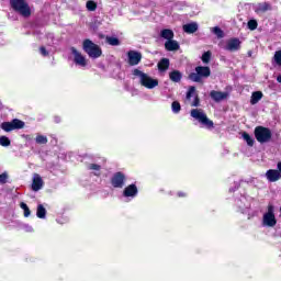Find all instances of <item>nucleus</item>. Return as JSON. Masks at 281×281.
<instances>
[{"instance_id": "nucleus-3", "label": "nucleus", "mask_w": 281, "mask_h": 281, "mask_svg": "<svg viewBox=\"0 0 281 281\" xmlns=\"http://www.w3.org/2000/svg\"><path fill=\"white\" fill-rule=\"evenodd\" d=\"M210 76H212L210 66H196L195 72L189 74L188 78L191 80V82L202 83L203 79L210 78Z\"/></svg>"}, {"instance_id": "nucleus-11", "label": "nucleus", "mask_w": 281, "mask_h": 281, "mask_svg": "<svg viewBox=\"0 0 281 281\" xmlns=\"http://www.w3.org/2000/svg\"><path fill=\"white\" fill-rule=\"evenodd\" d=\"M70 52L75 56L74 61L76 65H79L80 67H87V58H85V56H82V54L78 52L76 47H71Z\"/></svg>"}, {"instance_id": "nucleus-32", "label": "nucleus", "mask_w": 281, "mask_h": 281, "mask_svg": "<svg viewBox=\"0 0 281 281\" xmlns=\"http://www.w3.org/2000/svg\"><path fill=\"white\" fill-rule=\"evenodd\" d=\"M171 109L175 113H179L181 111V103H179V101H173L171 103Z\"/></svg>"}, {"instance_id": "nucleus-43", "label": "nucleus", "mask_w": 281, "mask_h": 281, "mask_svg": "<svg viewBox=\"0 0 281 281\" xmlns=\"http://www.w3.org/2000/svg\"><path fill=\"white\" fill-rule=\"evenodd\" d=\"M277 81L280 82V85H281V75H279V76L277 77Z\"/></svg>"}, {"instance_id": "nucleus-6", "label": "nucleus", "mask_w": 281, "mask_h": 281, "mask_svg": "<svg viewBox=\"0 0 281 281\" xmlns=\"http://www.w3.org/2000/svg\"><path fill=\"white\" fill-rule=\"evenodd\" d=\"M255 137L259 144H267L271 142V137H273V134L271 133V130L269 127L265 126H257L255 128Z\"/></svg>"}, {"instance_id": "nucleus-24", "label": "nucleus", "mask_w": 281, "mask_h": 281, "mask_svg": "<svg viewBox=\"0 0 281 281\" xmlns=\"http://www.w3.org/2000/svg\"><path fill=\"white\" fill-rule=\"evenodd\" d=\"M36 216L37 218H45V216H47V210L43 204L37 205Z\"/></svg>"}, {"instance_id": "nucleus-31", "label": "nucleus", "mask_w": 281, "mask_h": 281, "mask_svg": "<svg viewBox=\"0 0 281 281\" xmlns=\"http://www.w3.org/2000/svg\"><path fill=\"white\" fill-rule=\"evenodd\" d=\"M11 140L8 136H0V146L8 147L10 146Z\"/></svg>"}, {"instance_id": "nucleus-16", "label": "nucleus", "mask_w": 281, "mask_h": 281, "mask_svg": "<svg viewBox=\"0 0 281 281\" xmlns=\"http://www.w3.org/2000/svg\"><path fill=\"white\" fill-rule=\"evenodd\" d=\"M43 188V178L38 176V173H35L32 182V190L33 192H38Z\"/></svg>"}, {"instance_id": "nucleus-40", "label": "nucleus", "mask_w": 281, "mask_h": 281, "mask_svg": "<svg viewBox=\"0 0 281 281\" xmlns=\"http://www.w3.org/2000/svg\"><path fill=\"white\" fill-rule=\"evenodd\" d=\"M201 104V99L199 98V95H195L193 102H192V106H199Z\"/></svg>"}, {"instance_id": "nucleus-41", "label": "nucleus", "mask_w": 281, "mask_h": 281, "mask_svg": "<svg viewBox=\"0 0 281 281\" xmlns=\"http://www.w3.org/2000/svg\"><path fill=\"white\" fill-rule=\"evenodd\" d=\"M177 196H179V199H186V196H188V193L183 192V191H179L177 193Z\"/></svg>"}, {"instance_id": "nucleus-13", "label": "nucleus", "mask_w": 281, "mask_h": 281, "mask_svg": "<svg viewBox=\"0 0 281 281\" xmlns=\"http://www.w3.org/2000/svg\"><path fill=\"white\" fill-rule=\"evenodd\" d=\"M226 49L228 52H238V49H240V40L238 37H233L228 40L226 44Z\"/></svg>"}, {"instance_id": "nucleus-42", "label": "nucleus", "mask_w": 281, "mask_h": 281, "mask_svg": "<svg viewBox=\"0 0 281 281\" xmlns=\"http://www.w3.org/2000/svg\"><path fill=\"white\" fill-rule=\"evenodd\" d=\"M277 168H278V172H280L281 175V161L278 162Z\"/></svg>"}, {"instance_id": "nucleus-4", "label": "nucleus", "mask_w": 281, "mask_h": 281, "mask_svg": "<svg viewBox=\"0 0 281 281\" xmlns=\"http://www.w3.org/2000/svg\"><path fill=\"white\" fill-rule=\"evenodd\" d=\"M82 49L88 54L89 58H100L102 56V48L89 38L83 41Z\"/></svg>"}, {"instance_id": "nucleus-9", "label": "nucleus", "mask_w": 281, "mask_h": 281, "mask_svg": "<svg viewBox=\"0 0 281 281\" xmlns=\"http://www.w3.org/2000/svg\"><path fill=\"white\" fill-rule=\"evenodd\" d=\"M110 183L112 188L122 189L126 186V173L117 171L111 177Z\"/></svg>"}, {"instance_id": "nucleus-19", "label": "nucleus", "mask_w": 281, "mask_h": 281, "mask_svg": "<svg viewBox=\"0 0 281 281\" xmlns=\"http://www.w3.org/2000/svg\"><path fill=\"white\" fill-rule=\"evenodd\" d=\"M158 70L159 71H168V69H170V59L168 58H161L159 61H158Z\"/></svg>"}, {"instance_id": "nucleus-27", "label": "nucleus", "mask_w": 281, "mask_h": 281, "mask_svg": "<svg viewBox=\"0 0 281 281\" xmlns=\"http://www.w3.org/2000/svg\"><path fill=\"white\" fill-rule=\"evenodd\" d=\"M202 63H204V65H209L210 60H212V52L207 50L204 52L202 57H201Z\"/></svg>"}, {"instance_id": "nucleus-25", "label": "nucleus", "mask_w": 281, "mask_h": 281, "mask_svg": "<svg viewBox=\"0 0 281 281\" xmlns=\"http://www.w3.org/2000/svg\"><path fill=\"white\" fill-rule=\"evenodd\" d=\"M241 137L246 142V144H248V146H254L256 140L254 139V137H251V135H249V133L243 132Z\"/></svg>"}, {"instance_id": "nucleus-28", "label": "nucleus", "mask_w": 281, "mask_h": 281, "mask_svg": "<svg viewBox=\"0 0 281 281\" xmlns=\"http://www.w3.org/2000/svg\"><path fill=\"white\" fill-rule=\"evenodd\" d=\"M20 207L21 210H23L25 218H27L32 214V211H30V206H27L25 202H21Z\"/></svg>"}, {"instance_id": "nucleus-8", "label": "nucleus", "mask_w": 281, "mask_h": 281, "mask_svg": "<svg viewBox=\"0 0 281 281\" xmlns=\"http://www.w3.org/2000/svg\"><path fill=\"white\" fill-rule=\"evenodd\" d=\"M0 128L5 133H11V131H21V128H25V122L19 119H13L11 122L1 123Z\"/></svg>"}, {"instance_id": "nucleus-26", "label": "nucleus", "mask_w": 281, "mask_h": 281, "mask_svg": "<svg viewBox=\"0 0 281 281\" xmlns=\"http://www.w3.org/2000/svg\"><path fill=\"white\" fill-rule=\"evenodd\" d=\"M86 8L89 12H95V10H98V3L93 0H89L86 3Z\"/></svg>"}, {"instance_id": "nucleus-17", "label": "nucleus", "mask_w": 281, "mask_h": 281, "mask_svg": "<svg viewBox=\"0 0 281 281\" xmlns=\"http://www.w3.org/2000/svg\"><path fill=\"white\" fill-rule=\"evenodd\" d=\"M183 32H186V34H194L195 32L199 31V24H196V22H191L188 24H184L182 26Z\"/></svg>"}, {"instance_id": "nucleus-35", "label": "nucleus", "mask_w": 281, "mask_h": 281, "mask_svg": "<svg viewBox=\"0 0 281 281\" xmlns=\"http://www.w3.org/2000/svg\"><path fill=\"white\" fill-rule=\"evenodd\" d=\"M213 33L217 36V38H223V36H225L223 30H221L218 26L213 27Z\"/></svg>"}, {"instance_id": "nucleus-30", "label": "nucleus", "mask_w": 281, "mask_h": 281, "mask_svg": "<svg viewBox=\"0 0 281 281\" xmlns=\"http://www.w3.org/2000/svg\"><path fill=\"white\" fill-rule=\"evenodd\" d=\"M35 142L36 144H47L48 139L47 136L37 134V136L35 137Z\"/></svg>"}, {"instance_id": "nucleus-18", "label": "nucleus", "mask_w": 281, "mask_h": 281, "mask_svg": "<svg viewBox=\"0 0 281 281\" xmlns=\"http://www.w3.org/2000/svg\"><path fill=\"white\" fill-rule=\"evenodd\" d=\"M179 42L175 41V40H168L165 43V49H167V52H177L179 50Z\"/></svg>"}, {"instance_id": "nucleus-29", "label": "nucleus", "mask_w": 281, "mask_h": 281, "mask_svg": "<svg viewBox=\"0 0 281 281\" xmlns=\"http://www.w3.org/2000/svg\"><path fill=\"white\" fill-rule=\"evenodd\" d=\"M248 30L254 32V30H258V21L256 20H249L247 23Z\"/></svg>"}, {"instance_id": "nucleus-44", "label": "nucleus", "mask_w": 281, "mask_h": 281, "mask_svg": "<svg viewBox=\"0 0 281 281\" xmlns=\"http://www.w3.org/2000/svg\"><path fill=\"white\" fill-rule=\"evenodd\" d=\"M55 122L58 124V122H60V117L56 116Z\"/></svg>"}, {"instance_id": "nucleus-20", "label": "nucleus", "mask_w": 281, "mask_h": 281, "mask_svg": "<svg viewBox=\"0 0 281 281\" xmlns=\"http://www.w3.org/2000/svg\"><path fill=\"white\" fill-rule=\"evenodd\" d=\"M183 78V74H181L179 70H172L169 72V79L171 82H181Z\"/></svg>"}, {"instance_id": "nucleus-1", "label": "nucleus", "mask_w": 281, "mask_h": 281, "mask_svg": "<svg viewBox=\"0 0 281 281\" xmlns=\"http://www.w3.org/2000/svg\"><path fill=\"white\" fill-rule=\"evenodd\" d=\"M10 7L13 12L23 16V19H30V16H32V9L25 0H10Z\"/></svg>"}, {"instance_id": "nucleus-21", "label": "nucleus", "mask_w": 281, "mask_h": 281, "mask_svg": "<svg viewBox=\"0 0 281 281\" xmlns=\"http://www.w3.org/2000/svg\"><path fill=\"white\" fill-rule=\"evenodd\" d=\"M160 36L166 41H172V38H175V32L170 29H165L160 32Z\"/></svg>"}, {"instance_id": "nucleus-33", "label": "nucleus", "mask_w": 281, "mask_h": 281, "mask_svg": "<svg viewBox=\"0 0 281 281\" xmlns=\"http://www.w3.org/2000/svg\"><path fill=\"white\" fill-rule=\"evenodd\" d=\"M274 63L281 67V50H277L273 56Z\"/></svg>"}, {"instance_id": "nucleus-36", "label": "nucleus", "mask_w": 281, "mask_h": 281, "mask_svg": "<svg viewBox=\"0 0 281 281\" xmlns=\"http://www.w3.org/2000/svg\"><path fill=\"white\" fill-rule=\"evenodd\" d=\"M196 91V87L191 86L187 92V100H190V98H192V94L195 93Z\"/></svg>"}, {"instance_id": "nucleus-12", "label": "nucleus", "mask_w": 281, "mask_h": 281, "mask_svg": "<svg viewBox=\"0 0 281 281\" xmlns=\"http://www.w3.org/2000/svg\"><path fill=\"white\" fill-rule=\"evenodd\" d=\"M138 192H139V190L137 189V184L132 183L124 188L123 196H125L126 199H128V198L135 199V196H137Z\"/></svg>"}, {"instance_id": "nucleus-22", "label": "nucleus", "mask_w": 281, "mask_h": 281, "mask_svg": "<svg viewBox=\"0 0 281 281\" xmlns=\"http://www.w3.org/2000/svg\"><path fill=\"white\" fill-rule=\"evenodd\" d=\"M262 91H255L251 94L250 104H258L262 100Z\"/></svg>"}, {"instance_id": "nucleus-7", "label": "nucleus", "mask_w": 281, "mask_h": 281, "mask_svg": "<svg viewBox=\"0 0 281 281\" xmlns=\"http://www.w3.org/2000/svg\"><path fill=\"white\" fill-rule=\"evenodd\" d=\"M262 223L266 227H276L278 220L276 218V209L273 205H268V211L263 214Z\"/></svg>"}, {"instance_id": "nucleus-10", "label": "nucleus", "mask_w": 281, "mask_h": 281, "mask_svg": "<svg viewBox=\"0 0 281 281\" xmlns=\"http://www.w3.org/2000/svg\"><path fill=\"white\" fill-rule=\"evenodd\" d=\"M127 63L130 67H135L142 63V53L137 50L127 52Z\"/></svg>"}, {"instance_id": "nucleus-39", "label": "nucleus", "mask_w": 281, "mask_h": 281, "mask_svg": "<svg viewBox=\"0 0 281 281\" xmlns=\"http://www.w3.org/2000/svg\"><path fill=\"white\" fill-rule=\"evenodd\" d=\"M40 53L42 54V56H49V52H47V48H45V46L40 47Z\"/></svg>"}, {"instance_id": "nucleus-38", "label": "nucleus", "mask_w": 281, "mask_h": 281, "mask_svg": "<svg viewBox=\"0 0 281 281\" xmlns=\"http://www.w3.org/2000/svg\"><path fill=\"white\" fill-rule=\"evenodd\" d=\"M0 183L2 184L8 183V175L5 172L0 175Z\"/></svg>"}, {"instance_id": "nucleus-5", "label": "nucleus", "mask_w": 281, "mask_h": 281, "mask_svg": "<svg viewBox=\"0 0 281 281\" xmlns=\"http://www.w3.org/2000/svg\"><path fill=\"white\" fill-rule=\"evenodd\" d=\"M191 117L198 120V122L205 126V128H214V121L210 120L207 114H205L201 109L191 110Z\"/></svg>"}, {"instance_id": "nucleus-23", "label": "nucleus", "mask_w": 281, "mask_h": 281, "mask_svg": "<svg viewBox=\"0 0 281 281\" xmlns=\"http://www.w3.org/2000/svg\"><path fill=\"white\" fill-rule=\"evenodd\" d=\"M105 43H108V45H111L112 47H117L119 45H121L120 38L113 36H106Z\"/></svg>"}, {"instance_id": "nucleus-2", "label": "nucleus", "mask_w": 281, "mask_h": 281, "mask_svg": "<svg viewBox=\"0 0 281 281\" xmlns=\"http://www.w3.org/2000/svg\"><path fill=\"white\" fill-rule=\"evenodd\" d=\"M133 76H137L140 78L139 82L142 87H145V89H155V87H159V80L153 79L148 74L135 68L133 70Z\"/></svg>"}, {"instance_id": "nucleus-15", "label": "nucleus", "mask_w": 281, "mask_h": 281, "mask_svg": "<svg viewBox=\"0 0 281 281\" xmlns=\"http://www.w3.org/2000/svg\"><path fill=\"white\" fill-rule=\"evenodd\" d=\"M210 98L212 100H214V102H222V100L227 99V92H221V91L212 90L210 92Z\"/></svg>"}, {"instance_id": "nucleus-14", "label": "nucleus", "mask_w": 281, "mask_h": 281, "mask_svg": "<svg viewBox=\"0 0 281 281\" xmlns=\"http://www.w3.org/2000/svg\"><path fill=\"white\" fill-rule=\"evenodd\" d=\"M266 177L270 183H276V181H280L281 179V173L277 169H269L266 172Z\"/></svg>"}, {"instance_id": "nucleus-34", "label": "nucleus", "mask_w": 281, "mask_h": 281, "mask_svg": "<svg viewBox=\"0 0 281 281\" xmlns=\"http://www.w3.org/2000/svg\"><path fill=\"white\" fill-rule=\"evenodd\" d=\"M260 12H268V10H271V4L269 2H263L262 4H259Z\"/></svg>"}, {"instance_id": "nucleus-37", "label": "nucleus", "mask_w": 281, "mask_h": 281, "mask_svg": "<svg viewBox=\"0 0 281 281\" xmlns=\"http://www.w3.org/2000/svg\"><path fill=\"white\" fill-rule=\"evenodd\" d=\"M88 170H97V171H101L102 170V166L98 165V164H90L88 166Z\"/></svg>"}]
</instances>
